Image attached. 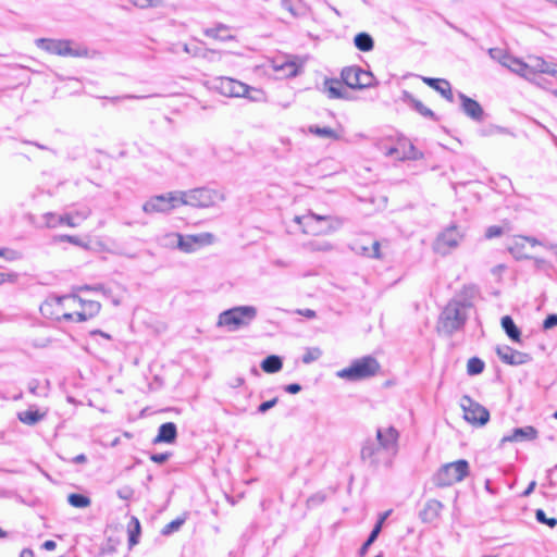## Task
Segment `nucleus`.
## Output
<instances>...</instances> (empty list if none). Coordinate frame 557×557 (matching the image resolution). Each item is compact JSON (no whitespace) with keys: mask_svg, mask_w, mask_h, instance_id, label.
<instances>
[{"mask_svg":"<svg viewBox=\"0 0 557 557\" xmlns=\"http://www.w3.org/2000/svg\"><path fill=\"white\" fill-rule=\"evenodd\" d=\"M504 65L543 89H547L550 85V82L544 77L545 74L554 77L557 76V64L548 62L541 57L530 55L527 61L508 57Z\"/></svg>","mask_w":557,"mask_h":557,"instance_id":"f257e3e1","label":"nucleus"},{"mask_svg":"<svg viewBox=\"0 0 557 557\" xmlns=\"http://www.w3.org/2000/svg\"><path fill=\"white\" fill-rule=\"evenodd\" d=\"M53 305H69L74 311V320L76 322L87 321L97 315L101 309V305L96 300H86L77 295L49 296L40 306V312L44 315L60 317L59 311L49 310Z\"/></svg>","mask_w":557,"mask_h":557,"instance_id":"f03ea898","label":"nucleus"},{"mask_svg":"<svg viewBox=\"0 0 557 557\" xmlns=\"http://www.w3.org/2000/svg\"><path fill=\"white\" fill-rule=\"evenodd\" d=\"M471 304L466 300L451 299L443 309L438 327L446 334H453L459 331L468 319Z\"/></svg>","mask_w":557,"mask_h":557,"instance_id":"7ed1b4c3","label":"nucleus"},{"mask_svg":"<svg viewBox=\"0 0 557 557\" xmlns=\"http://www.w3.org/2000/svg\"><path fill=\"white\" fill-rule=\"evenodd\" d=\"M257 314L258 310L255 306H236L222 311L218 317L216 325L225 327L228 332H236L249 326Z\"/></svg>","mask_w":557,"mask_h":557,"instance_id":"20e7f679","label":"nucleus"},{"mask_svg":"<svg viewBox=\"0 0 557 557\" xmlns=\"http://www.w3.org/2000/svg\"><path fill=\"white\" fill-rule=\"evenodd\" d=\"M379 371V361L372 356H364L351 361L349 367L338 370L336 376L349 382H357L372 377Z\"/></svg>","mask_w":557,"mask_h":557,"instance_id":"39448f33","label":"nucleus"},{"mask_svg":"<svg viewBox=\"0 0 557 557\" xmlns=\"http://www.w3.org/2000/svg\"><path fill=\"white\" fill-rule=\"evenodd\" d=\"M181 198L182 206L209 208L224 201L225 195L219 189L199 187L186 191L181 190Z\"/></svg>","mask_w":557,"mask_h":557,"instance_id":"423d86ee","label":"nucleus"},{"mask_svg":"<svg viewBox=\"0 0 557 557\" xmlns=\"http://www.w3.org/2000/svg\"><path fill=\"white\" fill-rule=\"evenodd\" d=\"M469 462L465 459H459L454 462L443 465L434 474L433 483L437 487L451 486L455 483L461 482L469 475Z\"/></svg>","mask_w":557,"mask_h":557,"instance_id":"0eeeda50","label":"nucleus"},{"mask_svg":"<svg viewBox=\"0 0 557 557\" xmlns=\"http://www.w3.org/2000/svg\"><path fill=\"white\" fill-rule=\"evenodd\" d=\"M36 45L48 53L62 57L79 58L86 57L88 53L86 48L76 45L71 40L39 38L36 40Z\"/></svg>","mask_w":557,"mask_h":557,"instance_id":"6e6552de","label":"nucleus"},{"mask_svg":"<svg viewBox=\"0 0 557 557\" xmlns=\"http://www.w3.org/2000/svg\"><path fill=\"white\" fill-rule=\"evenodd\" d=\"M214 88L225 97H246L257 101L260 99V96H262L260 90L251 88L248 85L231 77L218 78L215 81Z\"/></svg>","mask_w":557,"mask_h":557,"instance_id":"1a4fd4ad","label":"nucleus"},{"mask_svg":"<svg viewBox=\"0 0 557 557\" xmlns=\"http://www.w3.org/2000/svg\"><path fill=\"white\" fill-rule=\"evenodd\" d=\"M182 206L181 190L151 197L143 206L146 213H165Z\"/></svg>","mask_w":557,"mask_h":557,"instance_id":"9d476101","label":"nucleus"},{"mask_svg":"<svg viewBox=\"0 0 557 557\" xmlns=\"http://www.w3.org/2000/svg\"><path fill=\"white\" fill-rule=\"evenodd\" d=\"M465 237V233L456 224L444 228L434 242V250L440 255H447L457 248Z\"/></svg>","mask_w":557,"mask_h":557,"instance_id":"9b49d317","label":"nucleus"},{"mask_svg":"<svg viewBox=\"0 0 557 557\" xmlns=\"http://www.w3.org/2000/svg\"><path fill=\"white\" fill-rule=\"evenodd\" d=\"M341 77L345 85L352 89H364L374 84L373 74L360 66H347L343 69Z\"/></svg>","mask_w":557,"mask_h":557,"instance_id":"f8f14e48","label":"nucleus"},{"mask_svg":"<svg viewBox=\"0 0 557 557\" xmlns=\"http://www.w3.org/2000/svg\"><path fill=\"white\" fill-rule=\"evenodd\" d=\"M461 407L465 419L476 425H485L490 420V411L481 404L474 401L469 396L461 398Z\"/></svg>","mask_w":557,"mask_h":557,"instance_id":"ddd939ff","label":"nucleus"},{"mask_svg":"<svg viewBox=\"0 0 557 557\" xmlns=\"http://www.w3.org/2000/svg\"><path fill=\"white\" fill-rule=\"evenodd\" d=\"M214 236L211 233L182 235L178 240V249L185 253H191L213 243Z\"/></svg>","mask_w":557,"mask_h":557,"instance_id":"4468645a","label":"nucleus"},{"mask_svg":"<svg viewBox=\"0 0 557 557\" xmlns=\"http://www.w3.org/2000/svg\"><path fill=\"white\" fill-rule=\"evenodd\" d=\"M317 221V222H327V226L325 228L319 230L318 233H332L338 228L342 227L344 224V220L337 216H330V215H320L312 211H309L307 215L304 216H296L295 222L298 224H305L306 226L310 225V221Z\"/></svg>","mask_w":557,"mask_h":557,"instance_id":"2eb2a0df","label":"nucleus"},{"mask_svg":"<svg viewBox=\"0 0 557 557\" xmlns=\"http://www.w3.org/2000/svg\"><path fill=\"white\" fill-rule=\"evenodd\" d=\"M398 438L399 433L398 431L393 428H379L376 430V442L380 444L381 448H384V450L389 455H395L398 447Z\"/></svg>","mask_w":557,"mask_h":557,"instance_id":"dca6fc26","label":"nucleus"},{"mask_svg":"<svg viewBox=\"0 0 557 557\" xmlns=\"http://www.w3.org/2000/svg\"><path fill=\"white\" fill-rule=\"evenodd\" d=\"M496 354L504 363L510 366H521L531 360L528 354L518 351L507 345L497 346Z\"/></svg>","mask_w":557,"mask_h":557,"instance_id":"f3484780","label":"nucleus"},{"mask_svg":"<svg viewBox=\"0 0 557 557\" xmlns=\"http://www.w3.org/2000/svg\"><path fill=\"white\" fill-rule=\"evenodd\" d=\"M385 455H387V453L384 448L380 447L376 440L366 441L361 448L362 460L368 461L372 466L379 465Z\"/></svg>","mask_w":557,"mask_h":557,"instance_id":"a211bd4d","label":"nucleus"},{"mask_svg":"<svg viewBox=\"0 0 557 557\" xmlns=\"http://www.w3.org/2000/svg\"><path fill=\"white\" fill-rule=\"evenodd\" d=\"M458 97L462 112L473 121L481 122L484 116V111L481 104L462 92H459Z\"/></svg>","mask_w":557,"mask_h":557,"instance_id":"6ab92c4d","label":"nucleus"},{"mask_svg":"<svg viewBox=\"0 0 557 557\" xmlns=\"http://www.w3.org/2000/svg\"><path fill=\"white\" fill-rule=\"evenodd\" d=\"M42 219H44L45 225L48 228H55L61 225L76 227L78 225V222L74 221V215L72 213H64V214L59 215L53 212H47V213L42 214Z\"/></svg>","mask_w":557,"mask_h":557,"instance_id":"aec40b11","label":"nucleus"},{"mask_svg":"<svg viewBox=\"0 0 557 557\" xmlns=\"http://www.w3.org/2000/svg\"><path fill=\"white\" fill-rule=\"evenodd\" d=\"M537 430L531 425L516 428L502 438V443L533 441L537 437Z\"/></svg>","mask_w":557,"mask_h":557,"instance_id":"412c9836","label":"nucleus"},{"mask_svg":"<svg viewBox=\"0 0 557 557\" xmlns=\"http://www.w3.org/2000/svg\"><path fill=\"white\" fill-rule=\"evenodd\" d=\"M443 507L444 506L440 500L429 499L420 511L419 517L422 522L432 523L440 518Z\"/></svg>","mask_w":557,"mask_h":557,"instance_id":"4be33fe9","label":"nucleus"},{"mask_svg":"<svg viewBox=\"0 0 557 557\" xmlns=\"http://www.w3.org/2000/svg\"><path fill=\"white\" fill-rule=\"evenodd\" d=\"M401 101L411 107L422 116L436 120L434 112L426 108L420 100L416 99L409 91L404 90L401 92Z\"/></svg>","mask_w":557,"mask_h":557,"instance_id":"5701e85b","label":"nucleus"},{"mask_svg":"<svg viewBox=\"0 0 557 557\" xmlns=\"http://www.w3.org/2000/svg\"><path fill=\"white\" fill-rule=\"evenodd\" d=\"M398 146L400 147V154L397 157V160H419L423 158V153L406 138H399Z\"/></svg>","mask_w":557,"mask_h":557,"instance_id":"b1692460","label":"nucleus"},{"mask_svg":"<svg viewBox=\"0 0 557 557\" xmlns=\"http://www.w3.org/2000/svg\"><path fill=\"white\" fill-rule=\"evenodd\" d=\"M177 428L173 422H166L159 426L158 434L153 440L154 444L168 443L171 444L176 440Z\"/></svg>","mask_w":557,"mask_h":557,"instance_id":"393cba45","label":"nucleus"},{"mask_svg":"<svg viewBox=\"0 0 557 557\" xmlns=\"http://www.w3.org/2000/svg\"><path fill=\"white\" fill-rule=\"evenodd\" d=\"M422 81L438 91L445 99L453 101L451 86L448 81L443 78L422 77Z\"/></svg>","mask_w":557,"mask_h":557,"instance_id":"a878e982","label":"nucleus"},{"mask_svg":"<svg viewBox=\"0 0 557 557\" xmlns=\"http://www.w3.org/2000/svg\"><path fill=\"white\" fill-rule=\"evenodd\" d=\"M46 412H40L38 409L29 408L25 411L17 413V419L26 425H35L44 420Z\"/></svg>","mask_w":557,"mask_h":557,"instance_id":"bb28decb","label":"nucleus"},{"mask_svg":"<svg viewBox=\"0 0 557 557\" xmlns=\"http://www.w3.org/2000/svg\"><path fill=\"white\" fill-rule=\"evenodd\" d=\"M205 35L221 41L233 40L235 37L230 33V28L226 25L219 24L214 27L206 28Z\"/></svg>","mask_w":557,"mask_h":557,"instance_id":"cd10ccee","label":"nucleus"},{"mask_svg":"<svg viewBox=\"0 0 557 557\" xmlns=\"http://www.w3.org/2000/svg\"><path fill=\"white\" fill-rule=\"evenodd\" d=\"M502 327L505 331L506 335L513 342L519 343L521 341V332L518 326L515 324L512 318L510 315H504L502 318Z\"/></svg>","mask_w":557,"mask_h":557,"instance_id":"c85d7f7f","label":"nucleus"},{"mask_svg":"<svg viewBox=\"0 0 557 557\" xmlns=\"http://www.w3.org/2000/svg\"><path fill=\"white\" fill-rule=\"evenodd\" d=\"M283 367V361L280 356L270 355L261 362V369L267 373H276Z\"/></svg>","mask_w":557,"mask_h":557,"instance_id":"c756f323","label":"nucleus"},{"mask_svg":"<svg viewBox=\"0 0 557 557\" xmlns=\"http://www.w3.org/2000/svg\"><path fill=\"white\" fill-rule=\"evenodd\" d=\"M380 246H381L380 242L374 240L371 243L370 246H366V245L357 246L356 251H357V253L364 256V257L381 259L382 255H381Z\"/></svg>","mask_w":557,"mask_h":557,"instance_id":"7c9ffc66","label":"nucleus"},{"mask_svg":"<svg viewBox=\"0 0 557 557\" xmlns=\"http://www.w3.org/2000/svg\"><path fill=\"white\" fill-rule=\"evenodd\" d=\"M357 49L363 52L371 51L374 47L373 38L368 33H359L354 38Z\"/></svg>","mask_w":557,"mask_h":557,"instance_id":"2f4dec72","label":"nucleus"},{"mask_svg":"<svg viewBox=\"0 0 557 557\" xmlns=\"http://www.w3.org/2000/svg\"><path fill=\"white\" fill-rule=\"evenodd\" d=\"M324 89L331 99L343 98V86L341 82L336 79H326L324 82Z\"/></svg>","mask_w":557,"mask_h":557,"instance_id":"473e14b6","label":"nucleus"},{"mask_svg":"<svg viewBox=\"0 0 557 557\" xmlns=\"http://www.w3.org/2000/svg\"><path fill=\"white\" fill-rule=\"evenodd\" d=\"M308 132L314 136L322 138L339 139V135L331 127H320L318 125H310Z\"/></svg>","mask_w":557,"mask_h":557,"instance_id":"72a5a7b5","label":"nucleus"},{"mask_svg":"<svg viewBox=\"0 0 557 557\" xmlns=\"http://www.w3.org/2000/svg\"><path fill=\"white\" fill-rule=\"evenodd\" d=\"M131 523L134 524V528H128V545L129 547H133L139 542L140 523L135 517L132 518Z\"/></svg>","mask_w":557,"mask_h":557,"instance_id":"f704fd0d","label":"nucleus"},{"mask_svg":"<svg viewBox=\"0 0 557 557\" xmlns=\"http://www.w3.org/2000/svg\"><path fill=\"white\" fill-rule=\"evenodd\" d=\"M67 502L75 508H86L90 505V499L86 495L73 493L67 497Z\"/></svg>","mask_w":557,"mask_h":557,"instance_id":"c9c22d12","label":"nucleus"},{"mask_svg":"<svg viewBox=\"0 0 557 557\" xmlns=\"http://www.w3.org/2000/svg\"><path fill=\"white\" fill-rule=\"evenodd\" d=\"M66 309H71L69 307V305H53L50 307L49 310H52V311H59L60 312V317H55V315H48L49 318H52V319H55V320H65V321H72L74 320V313H71V312H66Z\"/></svg>","mask_w":557,"mask_h":557,"instance_id":"e433bc0d","label":"nucleus"},{"mask_svg":"<svg viewBox=\"0 0 557 557\" xmlns=\"http://www.w3.org/2000/svg\"><path fill=\"white\" fill-rule=\"evenodd\" d=\"M483 370H484V362L480 358L472 357L468 360V364H467L468 374L476 375V374L482 373Z\"/></svg>","mask_w":557,"mask_h":557,"instance_id":"4c0bfd02","label":"nucleus"},{"mask_svg":"<svg viewBox=\"0 0 557 557\" xmlns=\"http://www.w3.org/2000/svg\"><path fill=\"white\" fill-rule=\"evenodd\" d=\"M322 356V350L319 347H310L307 348L305 354L301 357V361L305 364H309L313 361H317Z\"/></svg>","mask_w":557,"mask_h":557,"instance_id":"58836bf2","label":"nucleus"},{"mask_svg":"<svg viewBox=\"0 0 557 557\" xmlns=\"http://www.w3.org/2000/svg\"><path fill=\"white\" fill-rule=\"evenodd\" d=\"M380 524L374 525L372 531L370 532L367 541L362 544L360 548V556H364L368 552L369 547L376 541L377 536L380 535Z\"/></svg>","mask_w":557,"mask_h":557,"instance_id":"ea45409f","label":"nucleus"},{"mask_svg":"<svg viewBox=\"0 0 557 557\" xmlns=\"http://www.w3.org/2000/svg\"><path fill=\"white\" fill-rule=\"evenodd\" d=\"M181 238V234L178 233H170L165 234L160 238V244L163 247L168 248H177L178 249V240Z\"/></svg>","mask_w":557,"mask_h":557,"instance_id":"a19ab883","label":"nucleus"},{"mask_svg":"<svg viewBox=\"0 0 557 557\" xmlns=\"http://www.w3.org/2000/svg\"><path fill=\"white\" fill-rule=\"evenodd\" d=\"M535 519L537 522L548 525L549 528H555L557 525V519L547 518L546 513L543 509H537L535 511Z\"/></svg>","mask_w":557,"mask_h":557,"instance_id":"79ce46f5","label":"nucleus"},{"mask_svg":"<svg viewBox=\"0 0 557 557\" xmlns=\"http://www.w3.org/2000/svg\"><path fill=\"white\" fill-rule=\"evenodd\" d=\"M54 242H67V243H71L75 246H79V247H84L86 248L87 245L83 243V240L77 237V236H73V235H59V236H55L54 237Z\"/></svg>","mask_w":557,"mask_h":557,"instance_id":"37998d69","label":"nucleus"},{"mask_svg":"<svg viewBox=\"0 0 557 557\" xmlns=\"http://www.w3.org/2000/svg\"><path fill=\"white\" fill-rule=\"evenodd\" d=\"M0 257L4 258L8 261H14L22 258L18 251L10 248H0Z\"/></svg>","mask_w":557,"mask_h":557,"instance_id":"c03bdc74","label":"nucleus"},{"mask_svg":"<svg viewBox=\"0 0 557 557\" xmlns=\"http://www.w3.org/2000/svg\"><path fill=\"white\" fill-rule=\"evenodd\" d=\"M185 519L183 518H177L171 521L169 524L164 527L163 534H171L172 532L177 531L183 525Z\"/></svg>","mask_w":557,"mask_h":557,"instance_id":"a18cd8bd","label":"nucleus"},{"mask_svg":"<svg viewBox=\"0 0 557 557\" xmlns=\"http://www.w3.org/2000/svg\"><path fill=\"white\" fill-rule=\"evenodd\" d=\"M503 234V227L498 225L488 226L485 231V238L492 239L495 237H499Z\"/></svg>","mask_w":557,"mask_h":557,"instance_id":"49530a36","label":"nucleus"},{"mask_svg":"<svg viewBox=\"0 0 557 557\" xmlns=\"http://www.w3.org/2000/svg\"><path fill=\"white\" fill-rule=\"evenodd\" d=\"M309 247L313 251H329L332 249V245L327 242H324V243L311 242L309 244Z\"/></svg>","mask_w":557,"mask_h":557,"instance_id":"de8ad7c7","label":"nucleus"},{"mask_svg":"<svg viewBox=\"0 0 557 557\" xmlns=\"http://www.w3.org/2000/svg\"><path fill=\"white\" fill-rule=\"evenodd\" d=\"M71 213L74 215V221L77 222L86 220L91 214V210L89 208H83Z\"/></svg>","mask_w":557,"mask_h":557,"instance_id":"09e8293b","label":"nucleus"},{"mask_svg":"<svg viewBox=\"0 0 557 557\" xmlns=\"http://www.w3.org/2000/svg\"><path fill=\"white\" fill-rule=\"evenodd\" d=\"M555 326H557V314L556 313L548 314L545 318V320L543 321V329L550 330Z\"/></svg>","mask_w":557,"mask_h":557,"instance_id":"8fccbe9b","label":"nucleus"},{"mask_svg":"<svg viewBox=\"0 0 557 557\" xmlns=\"http://www.w3.org/2000/svg\"><path fill=\"white\" fill-rule=\"evenodd\" d=\"M277 403V398H273L271 400L263 401L259 405L257 412L258 413H265L268 410L273 408Z\"/></svg>","mask_w":557,"mask_h":557,"instance_id":"3c124183","label":"nucleus"},{"mask_svg":"<svg viewBox=\"0 0 557 557\" xmlns=\"http://www.w3.org/2000/svg\"><path fill=\"white\" fill-rule=\"evenodd\" d=\"M79 292L84 290H92V292H101L104 296H107V289L102 284H96V285H83L77 288Z\"/></svg>","mask_w":557,"mask_h":557,"instance_id":"603ef678","label":"nucleus"},{"mask_svg":"<svg viewBox=\"0 0 557 557\" xmlns=\"http://www.w3.org/2000/svg\"><path fill=\"white\" fill-rule=\"evenodd\" d=\"M163 0H138L135 2L140 8H152L161 5Z\"/></svg>","mask_w":557,"mask_h":557,"instance_id":"864d4df0","label":"nucleus"},{"mask_svg":"<svg viewBox=\"0 0 557 557\" xmlns=\"http://www.w3.org/2000/svg\"><path fill=\"white\" fill-rule=\"evenodd\" d=\"M116 494L121 499L128 500L133 497L134 491L128 486H124L117 490Z\"/></svg>","mask_w":557,"mask_h":557,"instance_id":"5fc2aeb1","label":"nucleus"},{"mask_svg":"<svg viewBox=\"0 0 557 557\" xmlns=\"http://www.w3.org/2000/svg\"><path fill=\"white\" fill-rule=\"evenodd\" d=\"M171 454L170 453H159V454H152L150 456V459L156 463H164L169 460Z\"/></svg>","mask_w":557,"mask_h":557,"instance_id":"6e6d98bb","label":"nucleus"},{"mask_svg":"<svg viewBox=\"0 0 557 557\" xmlns=\"http://www.w3.org/2000/svg\"><path fill=\"white\" fill-rule=\"evenodd\" d=\"M285 392L288 394H297L301 391V385L298 383H292L284 387Z\"/></svg>","mask_w":557,"mask_h":557,"instance_id":"4d7b16f0","label":"nucleus"},{"mask_svg":"<svg viewBox=\"0 0 557 557\" xmlns=\"http://www.w3.org/2000/svg\"><path fill=\"white\" fill-rule=\"evenodd\" d=\"M399 152H400V147L398 146V143H397L396 146H393V147H389L386 149L385 156L395 157L397 159V157L400 154Z\"/></svg>","mask_w":557,"mask_h":557,"instance_id":"13d9d810","label":"nucleus"},{"mask_svg":"<svg viewBox=\"0 0 557 557\" xmlns=\"http://www.w3.org/2000/svg\"><path fill=\"white\" fill-rule=\"evenodd\" d=\"M296 313L299 314V315L306 317L308 319H313V318L317 317L315 311L312 310V309H298L296 311Z\"/></svg>","mask_w":557,"mask_h":557,"instance_id":"bf43d9fd","label":"nucleus"},{"mask_svg":"<svg viewBox=\"0 0 557 557\" xmlns=\"http://www.w3.org/2000/svg\"><path fill=\"white\" fill-rule=\"evenodd\" d=\"M281 5L283 9L288 11L293 16H296L297 13L294 10V7L292 4V0H281Z\"/></svg>","mask_w":557,"mask_h":557,"instance_id":"052dcab7","label":"nucleus"},{"mask_svg":"<svg viewBox=\"0 0 557 557\" xmlns=\"http://www.w3.org/2000/svg\"><path fill=\"white\" fill-rule=\"evenodd\" d=\"M15 280H16V274H14V273L0 272V285H2L7 281L14 282Z\"/></svg>","mask_w":557,"mask_h":557,"instance_id":"680f3d73","label":"nucleus"},{"mask_svg":"<svg viewBox=\"0 0 557 557\" xmlns=\"http://www.w3.org/2000/svg\"><path fill=\"white\" fill-rule=\"evenodd\" d=\"M520 238L525 240L527 243H529L531 246L543 245L542 242H540L537 238L532 237V236H522Z\"/></svg>","mask_w":557,"mask_h":557,"instance_id":"e2e57ef3","label":"nucleus"},{"mask_svg":"<svg viewBox=\"0 0 557 557\" xmlns=\"http://www.w3.org/2000/svg\"><path fill=\"white\" fill-rule=\"evenodd\" d=\"M391 515V510H387L383 513H381L379 520L376 521L375 525H379L380 524V531H382V528H383V524H384V521L387 519V517Z\"/></svg>","mask_w":557,"mask_h":557,"instance_id":"0e129e2a","label":"nucleus"},{"mask_svg":"<svg viewBox=\"0 0 557 557\" xmlns=\"http://www.w3.org/2000/svg\"><path fill=\"white\" fill-rule=\"evenodd\" d=\"M57 546L55 542L52 541V540H48L46 541L44 544H42V548L47 549V550H52L54 549Z\"/></svg>","mask_w":557,"mask_h":557,"instance_id":"69168bd1","label":"nucleus"},{"mask_svg":"<svg viewBox=\"0 0 557 557\" xmlns=\"http://www.w3.org/2000/svg\"><path fill=\"white\" fill-rule=\"evenodd\" d=\"M72 461L74 463H85L87 461V457L84 454H79L75 456Z\"/></svg>","mask_w":557,"mask_h":557,"instance_id":"338daca9","label":"nucleus"},{"mask_svg":"<svg viewBox=\"0 0 557 557\" xmlns=\"http://www.w3.org/2000/svg\"><path fill=\"white\" fill-rule=\"evenodd\" d=\"M20 557H34V552L30 548H24L21 552Z\"/></svg>","mask_w":557,"mask_h":557,"instance_id":"774afa93","label":"nucleus"}]
</instances>
